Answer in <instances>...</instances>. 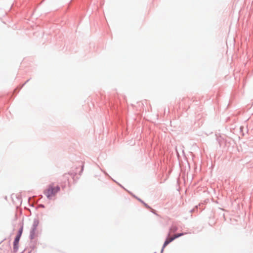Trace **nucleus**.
Instances as JSON below:
<instances>
[{
  "mask_svg": "<svg viewBox=\"0 0 253 253\" xmlns=\"http://www.w3.org/2000/svg\"><path fill=\"white\" fill-rule=\"evenodd\" d=\"M22 231H23V229H22V228H21L19 230L18 233L17 234V235H16V237L15 238V240L14 241V244H13V246H14V249H17V248H18V244L20 238L21 237V236L22 235Z\"/></svg>",
  "mask_w": 253,
  "mask_h": 253,
  "instance_id": "7ed1b4c3",
  "label": "nucleus"
},
{
  "mask_svg": "<svg viewBox=\"0 0 253 253\" xmlns=\"http://www.w3.org/2000/svg\"><path fill=\"white\" fill-rule=\"evenodd\" d=\"M60 190V187L58 185H55L53 183L49 185L44 190V194L48 199H51Z\"/></svg>",
  "mask_w": 253,
  "mask_h": 253,
  "instance_id": "f257e3e1",
  "label": "nucleus"
},
{
  "mask_svg": "<svg viewBox=\"0 0 253 253\" xmlns=\"http://www.w3.org/2000/svg\"><path fill=\"white\" fill-rule=\"evenodd\" d=\"M177 230V227L175 225H172L170 229H169V234L170 233H174L175 232H176Z\"/></svg>",
  "mask_w": 253,
  "mask_h": 253,
  "instance_id": "20e7f679",
  "label": "nucleus"
},
{
  "mask_svg": "<svg viewBox=\"0 0 253 253\" xmlns=\"http://www.w3.org/2000/svg\"><path fill=\"white\" fill-rule=\"evenodd\" d=\"M184 234V233H179L174 235L172 237H168L164 244L163 249L165 248L169 244L173 241L174 239L183 235Z\"/></svg>",
  "mask_w": 253,
  "mask_h": 253,
  "instance_id": "f03ea898",
  "label": "nucleus"
}]
</instances>
